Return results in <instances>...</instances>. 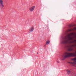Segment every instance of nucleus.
I'll return each mask as SVG.
<instances>
[{"label":"nucleus","mask_w":76,"mask_h":76,"mask_svg":"<svg viewBox=\"0 0 76 76\" xmlns=\"http://www.w3.org/2000/svg\"><path fill=\"white\" fill-rule=\"evenodd\" d=\"M71 35H75V33H71L70 34H69L67 36V37L68 38V40H67V37H65L63 38V40L61 42L62 44H72L73 43L72 42H70L69 41L70 40H73V37L71 36Z\"/></svg>","instance_id":"nucleus-1"},{"label":"nucleus","mask_w":76,"mask_h":76,"mask_svg":"<svg viewBox=\"0 0 76 76\" xmlns=\"http://www.w3.org/2000/svg\"><path fill=\"white\" fill-rule=\"evenodd\" d=\"M66 54L67 55H63L62 57V60H64L65 58H66L67 57H76V54L73 53H66ZM72 60L76 61V58H74L72 59Z\"/></svg>","instance_id":"nucleus-2"},{"label":"nucleus","mask_w":76,"mask_h":76,"mask_svg":"<svg viewBox=\"0 0 76 76\" xmlns=\"http://www.w3.org/2000/svg\"><path fill=\"white\" fill-rule=\"evenodd\" d=\"M35 6H33L32 7H31L29 8V10L30 12H32L34 11V10L35 9Z\"/></svg>","instance_id":"nucleus-3"},{"label":"nucleus","mask_w":76,"mask_h":76,"mask_svg":"<svg viewBox=\"0 0 76 76\" xmlns=\"http://www.w3.org/2000/svg\"><path fill=\"white\" fill-rule=\"evenodd\" d=\"M0 4H1L2 7H4V5H3V1L2 0H0Z\"/></svg>","instance_id":"nucleus-4"},{"label":"nucleus","mask_w":76,"mask_h":76,"mask_svg":"<svg viewBox=\"0 0 76 76\" xmlns=\"http://www.w3.org/2000/svg\"><path fill=\"white\" fill-rule=\"evenodd\" d=\"M68 51H73V48L71 47L70 48H69L68 50Z\"/></svg>","instance_id":"nucleus-5"},{"label":"nucleus","mask_w":76,"mask_h":76,"mask_svg":"<svg viewBox=\"0 0 76 76\" xmlns=\"http://www.w3.org/2000/svg\"><path fill=\"white\" fill-rule=\"evenodd\" d=\"M34 27H32L30 28L29 29V31H30V32H32L34 31Z\"/></svg>","instance_id":"nucleus-6"},{"label":"nucleus","mask_w":76,"mask_h":76,"mask_svg":"<svg viewBox=\"0 0 76 76\" xmlns=\"http://www.w3.org/2000/svg\"><path fill=\"white\" fill-rule=\"evenodd\" d=\"M69 63H70L72 65V66H75V65H76V62H70Z\"/></svg>","instance_id":"nucleus-7"},{"label":"nucleus","mask_w":76,"mask_h":76,"mask_svg":"<svg viewBox=\"0 0 76 76\" xmlns=\"http://www.w3.org/2000/svg\"><path fill=\"white\" fill-rule=\"evenodd\" d=\"M76 30V27L75 28H74L72 29H70L68 30V32H70V31H75Z\"/></svg>","instance_id":"nucleus-8"},{"label":"nucleus","mask_w":76,"mask_h":76,"mask_svg":"<svg viewBox=\"0 0 76 76\" xmlns=\"http://www.w3.org/2000/svg\"><path fill=\"white\" fill-rule=\"evenodd\" d=\"M66 71L67 72L68 75H69V74H70V73H71V72H72L71 71L69 70L68 69H67L66 70Z\"/></svg>","instance_id":"nucleus-9"},{"label":"nucleus","mask_w":76,"mask_h":76,"mask_svg":"<svg viewBox=\"0 0 76 76\" xmlns=\"http://www.w3.org/2000/svg\"><path fill=\"white\" fill-rule=\"evenodd\" d=\"M50 43V41H49V40H48L46 41V45H48Z\"/></svg>","instance_id":"nucleus-10"},{"label":"nucleus","mask_w":76,"mask_h":76,"mask_svg":"<svg viewBox=\"0 0 76 76\" xmlns=\"http://www.w3.org/2000/svg\"><path fill=\"white\" fill-rule=\"evenodd\" d=\"M57 63H60V62L59 61H57Z\"/></svg>","instance_id":"nucleus-11"},{"label":"nucleus","mask_w":76,"mask_h":76,"mask_svg":"<svg viewBox=\"0 0 76 76\" xmlns=\"http://www.w3.org/2000/svg\"><path fill=\"white\" fill-rule=\"evenodd\" d=\"M75 66V67H76V66H75H75Z\"/></svg>","instance_id":"nucleus-12"},{"label":"nucleus","mask_w":76,"mask_h":76,"mask_svg":"<svg viewBox=\"0 0 76 76\" xmlns=\"http://www.w3.org/2000/svg\"><path fill=\"white\" fill-rule=\"evenodd\" d=\"M72 46L73 47V45H72Z\"/></svg>","instance_id":"nucleus-13"},{"label":"nucleus","mask_w":76,"mask_h":76,"mask_svg":"<svg viewBox=\"0 0 76 76\" xmlns=\"http://www.w3.org/2000/svg\"><path fill=\"white\" fill-rule=\"evenodd\" d=\"M37 53V54H38V53Z\"/></svg>","instance_id":"nucleus-14"}]
</instances>
